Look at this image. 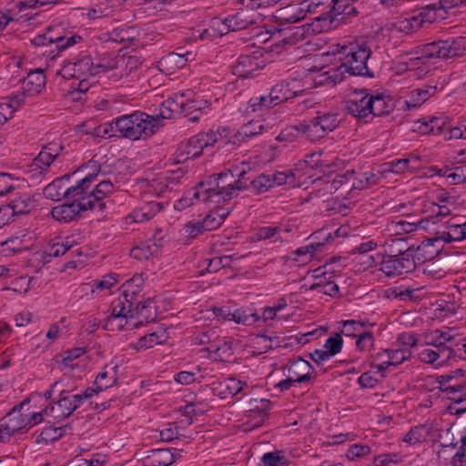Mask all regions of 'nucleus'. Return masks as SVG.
Instances as JSON below:
<instances>
[{"label":"nucleus","mask_w":466,"mask_h":466,"mask_svg":"<svg viewBox=\"0 0 466 466\" xmlns=\"http://www.w3.org/2000/svg\"><path fill=\"white\" fill-rule=\"evenodd\" d=\"M415 253L420 255L412 246L406 247L403 238H397L390 247L389 254L378 253L376 258H372L380 265V270L387 277H392L412 272L416 268Z\"/></svg>","instance_id":"obj_1"},{"label":"nucleus","mask_w":466,"mask_h":466,"mask_svg":"<svg viewBox=\"0 0 466 466\" xmlns=\"http://www.w3.org/2000/svg\"><path fill=\"white\" fill-rule=\"evenodd\" d=\"M337 54L339 55V60L341 61V65L328 77L333 83L343 80V76L337 72L341 68L344 69L341 74L346 72L350 76L374 77L373 72L367 66L371 51L366 44L350 43L348 46H342Z\"/></svg>","instance_id":"obj_2"},{"label":"nucleus","mask_w":466,"mask_h":466,"mask_svg":"<svg viewBox=\"0 0 466 466\" xmlns=\"http://www.w3.org/2000/svg\"><path fill=\"white\" fill-rule=\"evenodd\" d=\"M341 119L338 113H326L322 116L313 117L303 125L302 131L311 140L324 137L328 133L333 131L340 124Z\"/></svg>","instance_id":"obj_3"},{"label":"nucleus","mask_w":466,"mask_h":466,"mask_svg":"<svg viewBox=\"0 0 466 466\" xmlns=\"http://www.w3.org/2000/svg\"><path fill=\"white\" fill-rule=\"evenodd\" d=\"M451 375L444 374L438 377L441 390L445 396L453 401L455 414H461L466 411V383L465 384H452L451 385Z\"/></svg>","instance_id":"obj_4"},{"label":"nucleus","mask_w":466,"mask_h":466,"mask_svg":"<svg viewBox=\"0 0 466 466\" xmlns=\"http://www.w3.org/2000/svg\"><path fill=\"white\" fill-rule=\"evenodd\" d=\"M23 405L15 406L4 418L5 422L0 425V441H8L12 435L29 424L28 416L21 413Z\"/></svg>","instance_id":"obj_5"},{"label":"nucleus","mask_w":466,"mask_h":466,"mask_svg":"<svg viewBox=\"0 0 466 466\" xmlns=\"http://www.w3.org/2000/svg\"><path fill=\"white\" fill-rule=\"evenodd\" d=\"M286 369L289 370V372H291L292 370H296L305 373L298 376H288L287 379L278 382L276 387L279 388L281 392L286 391L292 387H296L297 384H305L311 380L310 370H313V367L309 361L303 360L302 358L292 361L290 365L285 366L283 370Z\"/></svg>","instance_id":"obj_6"},{"label":"nucleus","mask_w":466,"mask_h":466,"mask_svg":"<svg viewBox=\"0 0 466 466\" xmlns=\"http://www.w3.org/2000/svg\"><path fill=\"white\" fill-rule=\"evenodd\" d=\"M93 59L86 55L75 62H68L61 69L60 74L64 78L88 79L89 76H96L94 70Z\"/></svg>","instance_id":"obj_7"},{"label":"nucleus","mask_w":466,"mask_h":466,"mask_svg":"<svg viewBox=\"0 0 466 466\" xmlns=\"http://www.w3.org/2000/svg\"><path fill=\"white\" fill-rule=\"evenodd\" d=\"M370 93L369 89L354 90L353 97L346 101L345 110L358 120H364L367 123L368 120L366 118L370 116Z\"/></svg>","instance_id":"obj_8"},{"label":"nucleus","mask_w":466,"mask_h":466,"mask_svg":"<svg viewBox=\"0 0 466 466\" xmlns=\"http://www.w3.org/2000/svg\"><path fill=\"white\" fill-rule=\"evenodd\" d=\"M92 210V203L88 202H66L52 208V218L59 222L68 223L81 217L82 212Z\"/></svg>","instance_id":"obj_9"},{"label":"nucleus","mask_w":466,"mask_h":466,"mask_svg":"<svg viewBox=\"0 0 466 466\" xmlns=\"http://www.w3.org/2000/svg\"><path fill=\"white\" fill-rule=\"evenodd\" d=\"M97 177V172H93L80 179L76 186H71L57 196H63L69 202H91L87 189L90 183Z\"/></svg>","instance_id":"obj_10"},{"label":"nucleus","mask_w":466,"mask_h":466,"mask_svg":"<svg viewBox=\"0 0 466 466\" xmlns=\"http://www.w3.org/2000/svg\"><path fill=\"white\" fill-rule=\"evenodd\" d=\"M36 207L35 198L26 193H16L15 197L11 198L5 205L1 206L4 215L11 216L28 214Z\"/></svg>","instance_id":"obj_11"},{"label":"nucleus","mask_w":466,"mask_h":466,"mask_svg":"<svg viewBox=\"0 0 466 466\" xmlns=\"http://www.w3.org/2000/svg\"><path fill=\"white\" fill-rule=\"evenodd\" d=\"M192 190L195 199L215 202L218 199L217 193L220 191L218 173L209 176L205 181H200Z\"/></svg>","instance_id":"obj_12"},{"label":"nucleus","mask_w":466,"mask_h":466,"mask_svg":"<svg viewBox=\"0 0 466 466\" xmlns=\"http://www.w3.org/2000/svg\"><path fill=\"white\" fill-rule=\"evenodd\" d=\"M162 125V120L158 116H153L142 112V116H137V120L134 121V131H136V134L134 138L130 139H146L154 135Z\"/></svg>","instance_id":"obj_13"},{"label":"nucleus","mask_w":466,"mask_h":466,"mask_svg":"<svg viewBox=\"0 0 466 466\" xmlns=\"http://www.w3.org/2000/svg\"><path fill=\"white\" fill-rule=\"evenodd\" d=\"M363 9L362 0H332L329 12L341 16V20L357 17Z\"/></svg>","instance_id":"obj_14"},{"label":"nucleus","mask_w":466,"mask_h":466,"mask_svg":"<svg viewBox=\"0 0 466 466\" xmlns=\"http://www.w3.org/2000/svg\"><path fill=\"white\" fill-rule=\"evenodd\" d=\"M309 9L304 6V1L299 5H289L278 12V19L281 25L298 23L306 18Z\"/></svg>","instance_id":"obj_15"},{"label":"nucleus","mask_w":466,"mask_h":466,"mask_svg":"<svg viewBox=\"0 0 466 466\" xmlns=\"http://www.w3.org/2000/svg\"><path fill=\"white\" fill-rule=\"evenodd\" d=\"M370 106V116H381L389 115L393 111L395 105L391 96H385L383 94H370L369 98Z\"/></svg>","instance_id":"obj_16"},{"label":"nucleus","mask_w":466,"mask_h":466,"mask_svg":"<svg viewBox=\"0 0 466 466\" xmlns=\"http://www.w3.org/2000/svg\"><path fill=\"white\" fill-rule=\"evenodd\" d=\"M289 86V83L284 82L275 85L269 93V104H267V106L268 107H272L290 98H293L303 92L302 89L294 90Z\"/></svg>","instance_id":"obj_17"},{"label":"nucleus","mask_w":466,"mask_h":466,"mask_svg":"<svg viewBox=\"0 0 466 466\" xmlns=\"http://www.w3.org/2000/svg\"><path fill=\"white\" fill-rule=\"evenodd\" d=\"M127 309L125 301L120 299L114 301L111 306V313L103 324V328L106 330L121 329L124 327L125 314Z\"/></svg>","instance_id":"obj_18"},{"label":"nucleus","mask_w":466,"mask_h":466,"mask_svg":"<svg viewBox=\"0 0 466 466\" xmlns=\"http://www.w3.org/2000/svg\"><path fill=\"white\" fill-rule=\"evenodd\" d=\"M210 104L207 100L203 99H185L183 98V106L181 115L184 117H187L191 122L198 121L202 114L207 113L209 110Z\"/></svg>","instance_id":"obj_19"},{"label":"nucleus","mask_w":466,"mask_h":466,"mask_svg":"<svg viewBox=\"0 0 466 466\" xmlns=\"http://www.w3.org/2000/svg\"><path fill=\"white\" fill-rule=\"evenodd\" d=\"M204 147L198 135L193 136L187 142H182L177 148L178 162L197 158L202 155Z\"/></svg>","instance_id":"obj_20"},{"label":"nucleus","mask_w":466,"mask_h":466,"mask_svg":"<svg viewBox=\"0 0 466 466\" xmlns=\"http://www.w3.org/2000/svg\"><path fill=\"white\" fill-rule=\"evenodd\" d=\"M260 67L258 57L256 56L241 55L233 66L232 73L238 77H248Z\"/></svg>","instance_id":"obj_21"},{"label":"nucleus","mask_w":466,"mask_h":466,"mask_svg":"<svg viewBox=\"0 0 466 466\" xmlns=\"http://www.w3.org/2000/svg\"><path fill=\"white\" fill-rule=\"evenodd\" d=\"M219 176V188L220 191L217 193L218 199L216 203L227 202L234 198V174L231 169H226L220 173Z\"/></svg>","instance_id":"obj_22"},{"label":"nucleus","mask_w":466,"mask_h":466,"mask_svg":"<svg viewBox=\"0 0 466 466\" xmlns=\"http://www.w3.org/2000/svg\"><path fill=\"white\" fill-rule=\"evenodd\" d=\"M137 116H142L141 111H136L129 115H123L115 119L116 132L117 137L126 138H134L136 131H134V121L137 120Z\"/></svg>","instance_id":"obj_23"},{"label":"nucleus","mask_w":466,"mask_h":466,"mask_svg":"<svg viewBox=\"0 0 466 466\" xmlns=\"http://www.w3.org/2000/svg\"><path fill=\"white\" fill-rule=\"evenodd\" d=\"M114 186L109 180H103L98 183L95 189L89 192V198H91L92 209L97 208L103 210L106 208V203L103 199L113 192Z\"/></svg>","instance_id":"obj_24"},{"label":"nucleus","mask_w":466,"mask_h":466,"mask_svg":"<svg viewBox=\"0 0 466 466\" xmlns=\"http://www.w3.org/2000/svg\"><path fill=\"white\" fill-rule=\"evenodd\" d=\"M338 16L329 13L320 14L311 19V23H307L308 34H319L329 31L334 27Z\"/></svg>","instance_id":"obj_25"},{"label":"nucleus","mask_w":466,"mask_h":466,"mask_svg":"<svg viewBox=\"0 0 466 466\" xmlns=\"http://www.w3.org/2000/svg\"><path fill=\"white\" fill-rule=\"evenodd\" d=\"M136 297H127V300L124 299L123 301L126 303L127 309L124 311L125 323L127 319L140 318L139 324H142L143 319H147L149 315H144V309L151 306V299H148L145 302H136Z\"/></svg>","instance_id":"obj_26"},{"label":"nucleus","mask_w":466,"mask_h":466,"mask_svg":"<svg viewBox=\"0 0 466 466\" xmlns=\"http://www.w3.org/2000/svg\"><path fill=\"white\" fill-rule=\"evenodd\" d=\"M420 360L429 364H434L438 360L441 361L438 363L440 365L442 362L448 361L451 358L456 357V350H451L450 348H441L430 350H423L420 353Z\"/></svg>","instance_id":"obj_27"},{"label":"nucleus","mask_w":466,"mask_h":466,"mask_svg":"<svg viewBox=\"0 0 466 466\" xmlns=\"http://www.w3.org/2000/svg\"><path fill=\"white\" fill-rule=\"evenodd\" d=\"M66 394V390H62L60 392V398L56 402L55 410L53 411L54 414H52V417L56 420L54 424L66 420L76 410V405L72 404L71 399Z\"/></svg>","instance_id":"obj_28"},{"label":"nucleus","mask_w":466,"mask_h":466,"mask_svg":"<svg viewBox=\"0 0 466 466\" xmlns=\"http://www.w3.org/2000/svg\"><path fill=\"white\" fill-rule=\"evenodd\" d=\"M444 59L462 56L466 54V36L443 40Z\"/></svg>","instance_id":"obj_29"},{"label":"nucleus","mask_w":466,"mask_h":466,"mask_svg":"<svg viewBox=\"0 0 466 466\" xmlns=\"http://www.w3.org/2000/svg\"><path fill=\"white\" fill-rule=\"evenodd\" d=\"M436 90V86H427L425 88H417L410 91V98L404 102L405 108L411 109L419 107L433 96Z\"/></svg>","instance_id":"obj_30"},{"label":"nucleus","mask_w":466,"mask_h":466,"mask_svg":"<svg viewBox=\"0 0 466 466\" xmlns=\"http://www.w3.org/2000/svg\"><path fill=\"white\" fill-rule=\"evenodd\" d=\"M185 94H176L172 97H168L162 103V110L160 112V119L172 117L173 113L180 114L183 106V98Z\"/></svg>","instance_id":"obj_31"},{"label":"nucleus","mask_w":466,"mask_h":466,"mask_svg":"<svg viewBox=\"0 0 466 466\" xmlns=\"http://www.w3.org/2000/svg\"><path fill=\"white\" fill-rule=\"evenodd\" d=\"M188 56H191L190 52H187L186 54L172 52L163 56L159 64L163 67V70L171 72L176 68L184 67L188 60Z\"/></svg>","instance_id":"obj_32"},{"label":"nucleus","mask_w":466,"mask_h":466,"mask_svg":"<svg viewBox=\"0 0 466 466\" xmlns=\"http://www.w3.org/2000/svg\"><path fill=\"white\" fill-rule=\"evenodd\" d=\"M150 452L147 458L150 466H169L174 462V456L168 449H157Z\"/></svg>","instance_id":"obj_33"},{"label":"nucleus","mask_w":466,"mask_h":466,"mask_svg":"<svg viewBox=\"0 0 466 466\" xmlns=\"http://www.w3.org/2000/svg\"><path fill=\"white\" fill-rule=\"evenodd\" d=\"M163 208L164 206L160 202H148L143 208H140L139 209L134 211V220L136 222L149 220Z\"/></svg>","instance_id":"obj_34"},{"label":"nucleus","mask_w":466,"mask_h":466,"mask_svg":"<svg viewBox=\"0 0 466 466\" xmlns=\"http://www.w3.org/2000/svg\"><path fill=\"white\" fill-rule=\"evenodd\" d=\"M163 208L164 206L160 202H148L143 208H140L139 209L134 211V220L136 222L149 220Z\"/></svg>","instance_id":"obj_35"},{"label":"nucleus","mask_w":466,"mask_h":466,"mask_svg":"<svg viewBox=\"0 0 466 466\" xmlns=\"http://www.w3.org/2000/svg\"><path fill=\"white\" fill-rule=\"evenodd\" d=\"M163 208L164 206L160 202H148L143 208H140L139 209L134 211V220L136 222L149 220Z\"/></svg>","instance_id":"obj_36"},{"label":"nucleus","mask_w":466,"mask_h":466,"mask_svg":"<svg viewBox=\"0 0 466 466\" xmlns=\"http://www.w3.org/2000/svg\"><path fill=\"white\" fill-rule=\"evenodd\" d=\"M262 130V126H256L255 124L248 123L241 127L234 137H231L225 144H233L239 145L240 143L245 141L246 137H251L260 133Z\"/></svg>","instance_id":"obj_37"},{"label":"nucleus","mask_w":466,"mask_h":466,"mask_svg":"<svg viewBox=\"0 0 466 466\" xmlns=\"http://www.w3.org/2000/svg\"><path fill=\"white\" fill-rule=\"evenodd\" d=\"M205 147H211L219 140L228 138L229 135V129L227 127L218 128L217 131L209 130L208 132H201L198 134Z\"/></svg>","instance_id":"obj_38"},{"label":"nucleus","mask_w":466,"mask_h":466,"mask_svg":"<svg viewBox=\"0 0 466 466\" xmlns=\"http://www.w3.org/2000/svg\"><path fill=\"white\" fill-rule=\"evenodd\" d=\"M69 424L62 426L50 425L43 429L41 433L36 438V442L55 441L62 438L65 433V429L69 428Z\"/></svg>","instance_id":"obj_39"},{"label":"nucleus","mask_w":466,"mask_h":466,"mask_svg":"<svg viewBox=\"0 0 466 466\" xmlns=\"http://www.w3.org/2000/svg\"><path fill=\"white\" fill-rule=\"evenodd\" d=\"M82 40V36L78 35L66 36L64 35H53L52 32L48 35V44H56V49L59 52L81 42Z\"/></svg>","instance_id":"obj_40"},{"label":"nucleus","mask_w":466,"mask_h":466,"mask_svg":"<svg viewBox=\"0 0 466 466\" xmlns=\"http://www.w3.org/2000/svg\"><path fill=\"white\" fill-rule=\"evenodd\" d=\"M419 157L411 156L407 158L397 159L391 162L385 163L383 165V169L380 173L392 172L396 174H402L406 170L410 168V163L411 161L417 162L419 160Z\"/></svg>","instance_id":"obj_41"},{"label":"nucleus","mask_w":466,"mask_h":466,"mask_svg":"<svg viewBox=\"0 0 466 466\" xmlns=\"http://www.w3.org/2000/svg\"><path fill=\"white\" fill-rule=\"evenodd\" d=\"M219 386L222 388L219 394L223 395L222 398H226L228 395L235 396L238 394L242 391L243 387H247L248 384L245 381L230 377L219 382Z\"/></svg>","instance_id":"obj_42"},{"label":"nucleus","mask_w":466,"mask_h":466,"mask_svg":"<svg viewBox=\"0 0 466 466\" xmlns=\"http://www.w3.org/2000/svg\"><path fill=\"white\" fill-rule=\"evenodd\" d=\"M223 24L227 26L228 31H239L246 29L251 21L248 19L246 14L238 12L226 17Z\"/></svg>","instance_id":"obj_43"},{"label":"nucleus","mask_w":466,"mask_h":466,"mask_svg":"<svg viewBox=\"0 0 466 466\" xmlns=\"http://www.w3.org/2000/svg\"><path fill=\"white\" fill-rule=\"evenodd\" d=\"M270 405H271L270 400H268L267 399H260V400L251 399V400H249V401L247 405L248 408L247 412L249 413V416L252 413H258L260 418L259 421H258V423H256L255 426H258L259 423L263 421L264 417L267 415V412L270 409Z\"/></svg>","instance_id":"obj_44"},{"label":"nucleus","mask_w":466,"mask_h":466,"mask_svg":"<svg viewBox=\"0 0 466 466\" xmlns=\"http://www.w3.org/2000/svg\"><path fill=\"white\" fill-rule=\"evenodd\" d=\"M166 338L165 332L160 334L153 332L141 337L135 344H133V348L137 350L143 349L147 350L154 347L155 345L163 343L166 340Z\"/></svg>","instance_id":"obj_45"},{"label":"nucleus","mask_w":466,"mask_h":466,"mask_svg":"<svg viewBox=\"0 0 466 466\" xmlns=\"http://www.w3.org/2000/svg\"><path fill=\"white\" fill-rule=\"evenodd\" d=\"M418 7L421 9L420 15L427 18L429 21H435L437 19L436 13L441 10V0H420Z\"/></svg>","instance_id":"obj_46"},{"label":"nucleus","mask_w":466,"mask_h":466,"mask_svg":"<svg viewBox=\"0 0 466 466\" xmlns=\"http://www.w3.org/2000/svg\"><path fill=\"white\" fill-rule=\"evenodd\" d=\"M203 350L215 354V360L218 359L225 361L233 355L232 341L225 340L220 345H212L205 348Z\"/></svg>","instance_id":"obj_47"},{"label":"nucleus","mask_w":466,"mask_h":466,"mask_svg":"<svg viewBox=\"0 0 466 466\" xmlns=\"http://www.w3.org/2000/svg\"><path fill=\"white\" fill-rule=\"evenodd\" d=\"M143 282H144V279L142 278V275H138V274L134 275L133 278H131L130 279L126 281L122 285V289H123L122 295H123L124 299L126 300H127V297H129V296L135 298L137 295V293L140 291V287L143 284Z\"/></svg>","instance_id":"obj_48"},{"label":"nucleus","mask_w":466,"mask_h":466,"mask_svg":"<svg viewBox=\"0 0 466 466\" xmlns=\"http://www.w3.org/2000/svg\"><path fill=\"white\" fill-rule=\"evenodd\" d=\"M250 187L255 194H262L268 192L272 188L270 175L260 174L257 177H252L250 179Z\"/></svg>","instance_id":"obj_49"},{"label":"nucleus","mask_w":466,"mask_h":466,"mask_svg":"<svg viewBox=\"0 0 466 466\" xmlns=\"http://www.w3.org/2000/svg\"><path fill=\"white\" fill-rule=\"evenodd\" d=\"M342 324L343 329L339 332L341 333V336L345 335L348 337L358 338V335H360V333L365 331L366 324L361 320L348 319L344 320Z\"/></svg>","instance_id":"obj_50"},{"label":"nucleus","mask_w":466,"mask_h":466,"mask_svg":"<svg viewBox=\"0 0 466 466\" xmlns=\"http://www.w3.org/2000/svg\"><path fill=\"white\" fill-rule=\"evenodd\" d=\"M388 350V360L387 363L390 364V366H398L401 364L403 361L410 360L411 357L410 350L408 348H400L397 350Z\"/></svg>","instance_id":"obj_51"},{"label":"nucleus","mask_w":466,"mask_h":466,"mask_svg":"<svg viewBox=\"0 0 466 466\" xmlns=\"http://www.w3.org/2000/svg\"><path fill=\"white\" fill-rule=\"evenodd\" d=\"M422 56L426 58H441L444 59L443 40L434 41L426 44L422 48Z\"/></svg>","instance_id":"obj_52"},{"label":"nucleus","mask_w":466,"mask_h":466,"mask_svg":"<svg viewBox=\"0 0 466 466\" xmlns=\"http://www.w3.org/2000/svg\"><path fill=\"white\" fill-rule=\"evenodd\" d=\"M309 289L330 297H336L339 294V288L334 281L323 282L322 279L318 283L312 284Z\"/></svg>","instance_id":"obj_53"},{"label":"nucleus","mask_w":466,"mask_h":466,"mask_svg":"<svg viewBox=\"0 0 466 466\" xmlns=\"http://www.w3.org/2000/svg\"><path fill=\"white\" fill-rule=\"evenodd\" d=\"M304 124L298 126H289L281 130L279 136L276 137L279 141L293 142L299 135L306 134L302 131Z\"/></svg>","instance_id":"obj_54"},{"label":"nucleus","mask_w":466,"mask_h":466,"mask_svg":"<svg viewBox=\"0 0 466 466\" xmlns=\"http://www.w3.org/2000/svg\"><path fill=\"white\" fill-rule=\"evenodd\" d=\"M440 240H443L446 243H451L453 240L452 236L451 234V230L449 231H443L441 233H437V236L435 238H429L427 242H422L417 248L416 251L419 254L422 253H428L427 248H430L431 247L434 246L435 242H438Z\"/></svg>","instance_id":"obj_55"},{"label":"nucleus","mask_w":466,"mask_h":466,"mask_svg":"<svg viewBox=\"0 0 466 466\" xmlns=\"http://www.w3.org/2000/svg\"><path fill=\"white\" fill-rule=\"evenodd\" d=\"M70 178V175H66L62 177L61 178H57L49 185H47L44 189V194L52 199L56 198L57 199H60L63 198V196H57L58 194H61L65 188H63V181L68 180Z\"/></svg>","instance_id":"obj_56"},{"label":"nucleus","mask_w":466,"mask_h":466,"mask_svg":"<svg viewBox=\"0 0 466 466\" xmlns=\"http://www.w3.org/2000/svg\"><path fill=\"white\" fill-rule=\"evenodd\" d=\"M343 339L341 333L336 332L333 336L329 337L324 344L325 350L332 356L341 351Z\"/></svg>","instance_id":"obj_57"},{"label":"nucleus","mask_w":466,"mask_h":466,"mask_svg":"<svg viewBox=\"0 0 466 466\" xmlns=\"http://www.w3.org/2000/svg\"><path fill=\"white\" fill-rule=\"evenodd\" d=\"M352 172L346 171L345 173L337 174L331 181L330 188L335 191L341 189V195L346 193V187L350 183Z\"/></svg>","instance_id":"obj_58"},{"label":"nucleus","mask_w":466,"mask_h":466,"mask_svg":"<svg viewBox=\"0 0 466 466\" xmlns=\"http://www.w3.org/2000/svg\"><path fill=\"white\" fill-rule=\"evenodd\" d=\"M374 336L371 331L365 330L358 335L356 347L360 351L370 350L374 345Z\"/></svg>","instance_id":"obj_59"},{"label":"nucleus","mask_w":466,"mask_h":466,"mask_svg":"<svg viewBox=\"0 0 466 466\" xmlns=\"http://www.w3.org/2000/svg\"><path fill=\"white\" fill-rule=\"evenodd\" d=\"M451 210L446 206H438V212L435 216H431L426 218H422L419 221V224L421 228L428 229L430 227V224H436L439 221V218H444L450 215Z\"/></svg>","instance_id":"obj_60"},{"label":"nucleus","mask_w":466,"mask_h":466,"mask_svg":"<svg viewBox=\"0 0 466 466\" xmlns=\"http://www.w3.org/2000/svg\"><path fill=\"white\" fill-rule=\"evenodd\" d=\"M15 178L8 173H0V197L11 194L15 191Z\"/></svg>","instance_id":"obj_61"},{"label":"nucleus","mask_w":466,"mask_h":466,"mask_svg":"<svg viewBox=\"0 0 466 466\" xmlns=\"http://www.w3.org/2000/svg\"><path fill=\"white\" fill-rule=\"evenodd\" d=\"M352 172V177L350 178V183H349L348 187H346V194L351 192L354 189L361 190L367 187V182L364 180V172L356 173L354 170H350Z\"/></svg>","instance_id":"obj_62"},{"label":"nucleus","mask_w":466,"mask_h":466,"mask_svg":"<svg viewBox=\"0 0 466 466\" xmlns=\"http://www.w3.org/2000/svg\"><path fill=\"white\" fill-rule=\"evenodd\" d=\"M55 160L51 152L43 149L33 161V166L42 170H46Z\"/></svg>","instance_id":"obj_63"},{"label":"nucleus","mask_w":466,"mask_h":466,"mask_svg":"<svg viewBox=\"0 0 466 466\" xmlns=\"http://www.w3.org/2000/svg\"><path fill=\"white\" fill-rule=\"evenodd\" d=\"M461 447L451 461L453 466H466V435L461 439Z\"/></svg>","instance_id":"obj_64"}]
</instances>
